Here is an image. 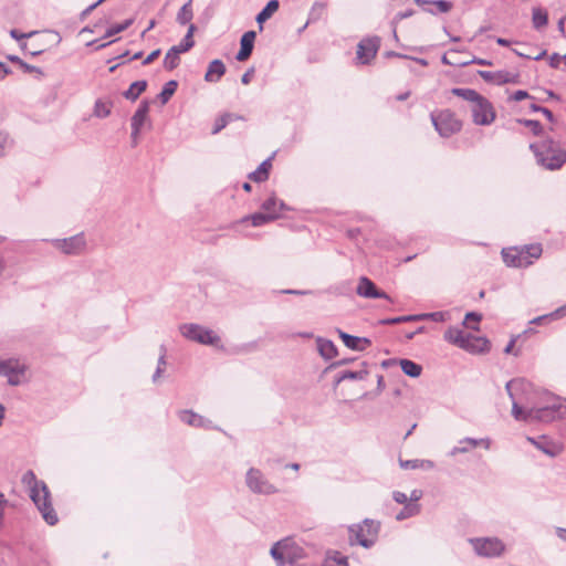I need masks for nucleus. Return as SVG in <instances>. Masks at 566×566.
Returning <instances> with one entry per match:
<instances>
[{
  "label": "nucleus",
  "instance_id": "obj_11",
  "mask_svg": "<svg viewBox=\"0 0 566 566\" xmlns=\"http://www.w3.org/2000/svg\"><path fill=\"white\" fill-rule=\"evenodd\" d=\"M180 334L192 342L201 345H212V329L206 328L199 324L186 323L179 326Z\"/></svg>",
  "mask_w": 566,
  "mask_h": 566
},
{
  "label": "nucleus",
  "instance_id": "obj_59",
  "mask_svg": "<svg viewBox=\"0 0 566 566\" xmlns=\"http://www.w3.org/2000/svg\"><path fill=\"white\" fill-rule=\"evenodd\" d=\"M106 0H97L96 2H94L93 4L88 6L82 13H81V19H85L93 10H95L99 4H102L103 2H105Z\"/></svg>",
  "mask_w": 566,
  "mask_h": 566
},
{
  "label": "nucleus",
  "instance_id": "obj_42",
  "mask_svg": "<svg viewBox=\"0 0 566 566\" xmlns=\"http://www.w3.org/2000/svg\"><path fill=\"white\" fill-rule=\"evenodd\" d=\"M192 19V8H191V0H189L187 3H185L178 14H177V21L178 23L186 25L188 24Z\"/></svg>",
  "mask_w": 566,
  "mask_h": 566
},
{
  "label": "nucleus",
  "instance_id": "obj_2",
  "mask_svg": "<svg viewBox=\"0 0 566 566\" xmlns=\"http://www.w3.org/2000/svg\"><path fill=\"white\" fill-rule=\"evenodd\" d=\"M541 244H530L523 248H506L502 250V258L507 266L527 268L533 263V259H538L542 254Z\"/></svg>",
  "mask_w": 566,
  "mask_h": 566
},
{
  "label": "nucleus",
  "instance_id": "obj_29",
  "mask_svg": "<svg viewBox=\"0 0 566 566\" xmlns=\"http://www.w3.org/2000/svg\"><path fill=\"white\" fill-rule=\"evenodd\" d=\"M399 465L403 470H416V469L431 470L434 468V463L431 460H420V459H413V460L399 459Z\"/></svg>",
  "mask_w": 566,
  "mask_h": 566
},
{
  "label": "nucleus",
  "instance_id": "obj_21",
  "mask_svg": "<svg viewBox=\"0 0 566 566\" xmlns=\"http://www.w3.org/2000/svg\"><path fill=\"white\" fill-rule=\"evenodd\" d=\"M337 333L343 340L344 345L349 349L363 352L371 345V340L367 337H358L337 329Z\"/></svg>",
  "mask_w": 566,
  "mask_h": 566
},
{
  "label": "nucleus",
  "instance_id": "obj_58",
  "mask_svg": "<svg viewBox=\"0 0 566 566\" xmlns=\"http://www.w3.org/2000/svg\"><path fill=\"white\" fill-rule=\"evenodd\" d=\"M161 51L160 49H156L154 50L153 52H150L146 57L145 60L143 61V65H149L150 63H153L156 59H158V56L160 55Z\"/></svg>",
  "mask_w": 566,
  "mask_h": 566
},
{
  "label": "nucleus",
  "instance_id": "obj_9",
  "mask_svg": "<svg viewBox=\"0 0 566 566\" xmlns=\"http://www.w3.org/2000/svg\"><path fill=\"white\" fill-rule=\"evenodd\" d=\"M475 553L483 557H495L504 551V544L497 537L470 538Z\"/></svg>",
  "mask_w": 566,
  "mask_h": 566
},
{
  "label": "nucleus",
  "instance_id": "obj_39",
  "mask_svg": "<svg viewBox=\"0 0 566 566\" xmlns=\"http://www.w3.org/2000/svg\"><path fill=\"white\" fill-rule=\"evenodd\" d=\"M134 23V19L129 18L124 20L122 23H115L107 28L105 34L103 35V39H107L111 36L116 35L117 33H120L125 30H127L132 24Z\"/></svg>",
  "mask_w": 566,
  "mask_h": 566
},
{
  "label": "nucleus",
  "instance_id": "obj_49",
  "mask_svg": "<svg viewBox=\"0 0 566 566\" xmlns=\"http://www.w3.org/2000/svg\"><path fill=\"white\" fill-rule=\"evenodd\" d=\"M520 123L524 124L526 127H528L532 133L536 136L541 135L543 133V126L538 120L534 119H522Z\"/></svg>",
  "mask_w": 566,
  "mask_h": 566
},
{
  "label": "nucleus",
  "instance_id": "obj_63",
  "mask_svg": "<svg viewBox=\"0 0 566 566\" xmlns=\"http://www.w3.org/2000/svg\"><path fill=\"white\" fill-rule=\"evenodd\" d=\"M253 75H254V67H250L249 70H247V72L241 77L242 84L248 85L251 82Z\"/></svg>",
  "mask_w": 566,
  "mask_h": 566
},
{
  "label": "nucleus",
  "instance_id": "obj_26",
  "mask_svg": "<svg viewBox=\"0 0 566 566\" xmlns=\"http://www.w3.org/2000/svg\"><path fill=\"white\" fill-rule=\"evenodd\" d=\"M467 336L468 334L463 333V331H461L460 328L453 326L449 327L443 335L444 339L448 343L455 345L460 348L467 347V345H464Z\"/></svg>",
  "mask_w": 566,
  "mask_h": 566
},
{
  "label": "nucleus",
  "instance_id": "obj_53",
  "mask_svg": "<svg viewBox=\"0 0 566 566\" xmlns=\"http://www.w3.org/2000/svg\"><path fill=\"white\" fill-rule=\"evenodd\" d=\"M457 64L461 65V66H465V65H469V64L489 65L490 66V65H492V62L489 61V60H484V59H480V57H474L471 61H463V62H459Z\"/></svg>",
  "mask_w": 566,
  "mask_h": 566
},
{
  "label": "nucleus",
  "instance_id": "obj_61",
  "mask_svg": "<svg viewBox=\"0 0 566 566\" xmlns=\"http://www.w3.org/2000/svg\"><path fill=\"white\" fill-rule=\"evenodd\" d=\"M566 315V304L549 314L551 319H557Z\"/></svg>",
  "mask_w": 566,
  "mask_h": 566
},
{
  "label": "nucleus",
  "instance_id": "obj_56",
  "mask_svg": "<svg viewBox=\"0 0 566 566\" xmlns=\"http://www.w3.org/2000/svg\"><path fill=\"white\" fill-rule=\"evenodd\" d=\"M392 499L399 504L406 505L409 503L407 494L400 491H395L392 493Z\"/></svg>",
  "mask_w": 566,
  "mask_h": 566
},
{
  "label": "nucleus",
  "instance_id": "obj_24",
  "mask_svg": "<svg viewBox=\"0 0 566 566\" xmlns=\"http://www.w3.org/2000/svg\"><path fill=\"white\" fill-rule=\"evenodd\" d=\"M147 86L148 82L146 80L135 81L129 85L128 90L122 93V95L126 99L135 102L147 90Z\"/></svg>",
  "mask_w": 566,
  "mask_h": 566
},
{
  "label": "nucleus",
  "instance_id": "obj_51",
  "mask_svg": "<svg viewBox=\"0 0 566 566\" xmlns=\"http://www.w3.org/2000/svg\"><path fill=\"white\" fill-rule=\"evenodd\" d=\"M432 6H436L439 12L446 13L449 12L452 8V2L447 0H434L431 1Z\"/></svg>",
  "mask_w": 566,
  "mask_h": 566
},
{
  "label": "nucleus",
  "instance_id": "obj_30",
  "mask_svg": "<svg viewBox=\"0 0 566 566\" xmlns=\"http://www.w3.org/2000/svg\"><path fill=\"white\" fill-rule=\"evenodd\" d=\"M272 157L265 159L260 164L256 170L249 174V179L255 182H262L269 178V172L272 167Z\"/></svg>",
  "mask_w": 566,
  "mask_h": 566
},
{
  "label": "nucleus",
  "instance_id": "obj_32",
  "mask_svg": "<svg viewBox=\"0 0 566 566\" xmlns=\"http://www.w3.org/2000/svg\"><path fill=\"white\" fill-rule=\"evenodd\" d=\"M178 87V82L176 80H170L166 82L157 95V98L160 101L163 105L167 104L172 95L176 93Z\"/></svg>",
  "mask_w": 566,
  "mask_h": 566
},
{
  "label": "nucleus",
  "instance_id": "obj_16",
  "mask_svg": "<svg viewBox=\"0 0 566 566\" xmlns=\"http://www.w3.org/2000/svg\"><path fill=\"white\" fill-rule=\"evenodd\" d=\"M478 447H482L485 450H489L491 448V439L490 438L475 439V438H470V437L463 438L459 441V446L453 447L449 451V455L455 457L457 454H460V453H468L469 451H471L472 449L478 448Z\"/></svg>",
  "mask_w": 566,
  "mask_h": 566
},
{
  "label": "nucleus",
  "instance_id": "obj_36",
  "mask_svg": "<svg viewBox=\"0 0 566 566\" xmlns=\"http://www.w3.org/2000/svg\"><path fill=\"white\" fill-rule=\"evenodd\" d=\"M532 22L536 30L544 28L548 22V14L546 10L542 8H534L532 13Z\"/></svg>",
  "mask_w": 566,
  "mask_h": 566
},
{
  "label": "nucleus",
  "instance_id": "obj_34",
  "mask_svg": "<svg viewBox=\"0 0 566 566\" xmlns=\"http://www.w3.org/2000/svg\"><path fill=\"white\" fill-rule=\"evenodd\" d=\"M399 365L401 370L409 377L417 378L421 375L422 367L410 359H400Z\"/></svg>",
  "mask_w": 566,
  "mask_h": 566
},
{
  "label": "nucleus",
  "instance_id": "obj_13",
  "mask_svg": "<svg viewBox=\"0 0 566 566\" xmlns=\"http://www.w3.org/2000/svg\"><path fill=\"white\" fill-rule=\"evenodd\" d=\"M2 376L8 377V384L10 386H19L21 384V376H23L27 370L25 365L13 358L2 359Z\"/></svg>",
  "mask_w": 566,
  "mask_h": 566
},
{
  "label": "nucleus",
  "instance_id": "obj_15",
  "mask_svg": "<svg viewBox=\"0 0 566 566\" xmlns=\"http://www.w3.org/2000/svg\"><path fill=\"white\" fill-rule=\"evenodd\" d=\"M380 40L378 36L361 40L357 45V59L363 64H368L377 54Z\"/></svg>",
  "mask_w": 566,
  "mask_h": 566
},
{
  "label": "nucleus",
  "instance_id": "obj_62",
  "mask_svg": "<svg viewBox=\"0 0 566 566\" xmlns=\"http://www.w3.org/2000/svg\"><path fill=\"white\" fill-rule=\"evenodd\" d=\"M525 98H531L530 94L526 91L518 90L512 95V99L520 102Z\"/></svg>",
  "mask_w": 566,
  "mask_h": 566
},
{
  "label": "nucleus",
  "instance_id": "obj_54",
  "mask_svg": "<svg viewBox=\"0 0 566 566\" xmlns=\"http://www.w3.org/2000/svg\"><path fill=\"white\" fill-rule=\"evenodd\" d=\"M226 73V66L222 61L214 59V76L220 78Z\"/></svg>",
  "mask_w": 566,
  "mask_h": 566
},
{
  "label": "nucleus",
  "instance_id": "obj_55",
  "mask_svg": "<svg viewBox=\"0 0 566 566\" xmlns=\"http://www.w3.org/2000/svg\"><path fill=\"white\" fill-rule=\"evenodd\" d=\"M9 145V135L0 132V157L4 155V150Z\"/></svg>",
  "mask_w": 566,
  "mask_h": 566
},
{
  "label": "nucleus",
  "instance_id": "obj_20",
  "mask_svg": "<svg viewBox=\"0 0 566 566\" xmlns=\"http://www.w3.org/2000/svg\"><path fill=\"white\" fill-rule=\"evenodd\" d=\"M464 345H467V347L461 348L472 354L488 353L491 346L490 340L486 337L474 336L472 334H468Z\"/></svg>",
  "mask_w": 566,
  "mask_h": 566
},
{
  "label": "nucleus",
  "instance_id": "obj_35",
  "mask_svg": "<svg viewBox=\"0 0 566 566\" xmlns=\"http://www.w3.org/2000/svg\"><path fill=\"white\" fill-rule=\"evenodd\" d=\"M248 220H251L253 227H261L272 220H275V213L268 214L266 212H255L242 219L243 222Z\"/></svg>",
  "mask_w": 566,
  "mask_h": 566
},
{
  "label": "nucleus",
  "instance_id": "obj_48",
  "mask_svg": "<svg viewBox=\"0 0 566 566\" xmlns=\"http://www.w3.org/2000/svg\"><path fill=\"white\" fill-rule=\"evenodd\" d=\"M450 313L447 311L431 312V313H422V321H432V322H446L449 319Z\"/></svg>",
  "mask_w": 566,
  "mask_h": 566
},
{
  "label": "nucleus",
  "instance_id": "obj_44",
  "mask_svg": "<svg viewBox=\"0 0 566 566\" xmlns=\"http://www.w3.org/2000/svg\"><path fill=\"white\" fill-rule=\"evenodd\" d=\"M366 365L367 364L365 361H363L361 363L363 368L359 370H344L343 378H345V380H363V379H365L368 375Z\"/></svg>",
  "mask_w": 566,
  "mask_h": 566
},
{
  "label": "nucleus",
  "instance_id": "obj_22",
  "mask_svg": "<svg viewBox=\"0 0 566 566\" xmlns=\"http://www.w3.org/2000/svg\"><path fill=\"white\" fill-rule=\"evenodd\" d=\"M256 33L254 31H247L240 40V50L237 53L235 59L240 62L247 61L253 51L254 48V41H255Z\"/></svg>",
  "mask_w": 566,
  "mask_h": 566
},
{
  "label": "nucleus",
  "instance_id": "obj_18",
  "mask_svg": "<svg viewBox=\"0 0 566 566\" xmlns=\"http://www.w3.org/2000/svg\"><path fill=\"white\" fill-rule=\"evenodd\" d=\"M478 74L488 83H493L496 85H503L507 83H517L518 75L513 74L506 71H497V72H489V71H478Z\"/></svg>",
  "mask_w": 566,
  "mask_h": 566
},
{
  "label": "nucleus",
  "instance_id": "obj_23",
  "mask_svg": "<svg viewBox=\"0 0 566 566\" xmlns=\"http://www.w3.org/2000/svg\"><path fill=\"white\" fill-rule=\"evenodd\" d=\"M377 542V533H353L349 538V545H360L365 548H370Z\"/></svg>",
  "mask_w": 566,
  "mask_h": 566
},
{
  "label": "nucleus",
  "instance_id": "obj_45",
  "mask_svg": "<svg viewBox=\"0 0 566 566\" xmlns=\"http://www.w3.org/2000/svg\"><path fill=\"white\" fill-rule=\"evenodd\" d=\"M364 526L367 527V531H379L380 522L371 518H365L361 524H354L348 527V531H364Z\"/></svg>",
  "mask_w": 566,
  "mask_h": 566
},
{
  "label": "nucleus",
  "instance_id": "obj_43",
  "mask_svg": "<svg viewBox=\"0 0 566 566\" xmlns=\"http://www.w3.org/2000/svg\"><path fill=\"white\" fill-rule=\"evenodd\" d=\"M112 102H104L97 99L94 105V115L99 118H105L111 115Z\"/></svg>",
  "mask_w": 566,
  "mask_h": 566
},
{
  "label": "nucleus",
  "instance_id": "obj_33",
  "mask_svg": "<svg viewBox=\"0 0 566 566\" xmlns=\"http://www.w3.org/2000/svg\"><path fill=\"white\" fill-rule=\"evenodd\" d=\"M195 29H196V27L193 24H190L188 32L186 33L184 39L180 41V43L172 46L175 50H177L178 53H180V54L186 53L195 45V41H193Z\"/></svg>",
  "mask_w": 566,
  "mask_h": 566
},
{
  "label": "nucleus",
  "instance_id": "obj_8",
  "mask_svg": "<svg viewBox=\"0 0 566 566\" xmlns=\"http://www.w3.org/2000/svg\"><path fill=\"white\" fill-rule=\"evenodd\" d=\"M471 113L473 123L481 126L490 125L495 119V111L491 102L483 95L472 103Z\"/></svg>",
  "mask_w": 566,
  "mask_h": 566
},
{
  "label": "nucleus",
  "instance_id": "obj_64",
  "mask_svg": "<svg viewBox=\"0 0 566 566\" xmlns=\"http://www.w3.org/2000/svg\"><path fill=\"white\" fill-rule=\"evenodd\" d=\"M562 56L557 53H554L551 57H549V65L554 69H557L562 62Z\"/></svg>",
  "mask_w": 566,
  "mask_h": 566
},
{
  "label": "nucleus",
  "instance_id": "obj_1",
  "mask_svg": "<svg viewBox=\"0 0 566 566\" xmlns=\"http://www.w3.org/2000/svg\"><path fill=\"white\" fill-rule=\"evenodd\" d=\"M22 483L29 488L30 497L42 514L44 521L53 526L57 523V515L52 507L51 493L44 481L38 480L32 470H28L21 479Z\"/></svg>",
  "mask_w": 566,
  "mask_h": 566
},
{
  "label": "nucleus",
  "instance_id": "obj_38",
  "mask_svg": "<svg viewBox=\"0 0 566 566\" xmlns=\"http://www.w3.org/2000/svg\"><path fill=\"white\" fill-rule=\"evenodd\" d=\"M451 93L458 97L463 98L464 101L470 102L471 104L474 103L481 95L480 93L472 88L462 87H454L451 90Z\"/></svg>",
  "mask_w": 566,
  "mask_h": 566
},
{
  "label": "nucleus",
  "instance_id": "obj_5",
  "mask_svg": "<svg viewBox=\"0 0 566 566\" xmlns=\"http://www.w3.org/2000/svg\"><path fill=\"white\" fill-rule=\"evenodd\" d=\"M527 382L524 379H512L506 382L505 389L509 397L512 400V415L518 421L532 422L530 417V409H524L518 405L515 398V391H523L527 387Z\"/></svg>",
  "mask_w": 566,
  "mask_h": 566
},
{
  "label": "nucleus",
  "instance_id": "obj_4",
  "mask_svg": "<svg viewBox=\"0 0 566 566\" xmlns=\"http://www.w3.org/2000/svg\"><path fill=\"white\" fill-rule=\"evenodd\" d=\"M301 548L294 545L291 537L276 542L271 548V555L277 566H284L287 562L301 557Z\"/></svg>",
  "mask_w": 566,
  "mask_h": 566
},
{
  "label": "nucleus",
  "instance_id": "obj_19",
  "mask_svg": "<svg viewBox=\"0 0 566 566\" xmlns=\"http://www.w3.org/2000/svg\"><path fill=\"white\" fill-rule=\"evenodd\" d=\"M178 418L185 424L193 428L209 429L211 424L209 419L188 409L178 411Z\"/></svg>",
  "mask_w": 566,
  "mask_h": 566
},
{
  "label": "nucleus",
  "instance_id": "obj_6",
  "mask_svg": "<svg viewBox=\"0 0 566 566\" xmlns=\"http://www.w3.org/2000/svg\"><path fill=\"white\" fill-rule=\"evenodd\" d=\"M245 484L249 490L255 494H274L277 489L264 476V474L255 468L248 470L245 474Z\"/></svg>",
  "mask_w": 566,
  "mask_h": 566
},
{
  "label": "nucleus",
  "instance_id": "obj_12",
  "mask_svg": "<svg viewBox=\"0 0 566 566\" xmlns=\"http://www.w3.org/2000/svg\"><path fill=\"white\" fill-rule=\"evenodd\" d=\"M55 248L60 249L66 255L81 254L86 247V240L84 233H78L70 238L64 239H51L48 240Z\"/></svg>",
  "mask_w": 566,
  "mask_h": 566
},
{
  "label": "nucleus",
  "instance_id": "obj_41",
  "mask_svg": "<svg viewBox=\"0 0 566 566\" xmlns=\"http://www.w3.org/2000/svg\"><path fill=\"white\" fill-rule=\"evenodd\" d=\"M420 506L418 503H407L396 515L397 521H402L418 514Z\"/></svg>",
  "mask_w": 566,
  "mask_h": 566
},
{
  "label": "nucleus",
  "instance_id": "obj_40",
  "mask_svg": "<svg viewBox=\"0 0 566 566\" xmlns=\"http://www.w3.org/2000/svg\"><path fill=\"white\" fill-rule=\"evenodd\" d=\"M326 10V3L321 1H315L308 12L307 23L318 21Z\"/></svg>",
  "mask_w": 566,
  "mask_h": 566
},
{
  "label": "nucleus",
  "instance_id": "obj_28",
  "mask_svg": "<svg viewBox=\"0 0 566 566\" xmlns=\"http://www.w3.org/2000/svg\"><path fill=\"white\" fill-rule=\"evenodd\" d=\"M280 8V2L277 0H270L265 7L256 14V22L262 30V24L266 22Z\"/></svg>",
  "mask_w": 566,
  "mask_h": 566
},
{
  "label": "nucleus",
  "instance_id": "obj_52",
  "mask_svg": "<svg viewBox=\"0 0 566 566\" xmlns=\"http://www.w3.org/2000/svg\"><path fill=\"white\" fill-rule=\"evenodd\" d=\"M36 33H38L36 31H31V32H29V33H22V32H20V31H19V30H17V29H12V30L10 31V35H11V38H12V39H14V40H17V41H20V40H22V39H29V38L33 36L34 34H36Z\"/></svg>",
  "mask_w": 566,
  "mask_h": 566
},
{
  "label": "nucleus",
  "instance_id": "obj_7",
  "mask_svg": "<svg viewBox=\"0 0 566 566\" xmlns=\"http://www.w3.org/2000/svg\"><path fill=\"white\" fill-rule=\"evenodd\" d=\"M436 130L442 137H450L461 129V123L450 111H442L438 115H431Z\"/></svg>",
  "mask_w": 566,
  "mask_h": 566
},
{
  "label": "nucleus",
  "instance_id": "obj_14",
  "mask_svg": "<svg viewBox=\"0 0 566 566\" xmlns=\"http://www.w3.org/2000/svg\"><path fill=\"white\" fill-rule=\"evenodd\" d=\"M356 293L365 298H385L392 302L391 297L386 292L379 290L367 276H361L359 279Z\"/></svg>",
  "mask_w": 566,
  "mask_h": 566
},
{
  "label": "nucleus",
  "instance_id": "obj_27",
  "mask_svg": "<svg viewBox=\"0 0 566 566\" xmlns=\"http://www.w3.org/2000/svg\"><path fill=\"white\" fill-rule=\"evenodd\" d=\"M322 566H348L347 556L335 549H328Z\"/></svg>",
  "mask_w": 566,
  "mask_h": 566
},
{
  "label": "nucleus",
  "instance_id": "obj_25",
  "mask_svg": "<svg viewBox=\"0 0 566 566\" xmlns=\"http://www.w3.org/2000/svg\"><path fill=\"white\" fill-rule=\"evenodd\" d=\"M261 207L264 210V212H266L268 214L275 213V219L280 218L282 211L289 209L287 206L284 203V201L279 200L274 196L268 198L262 203Z\"/></svg>",
  "mask_w": 566,
  "mask_h": 566
},
{
  "label": "nucleus",
  "instance_id": "obj_57",
  "mask_svg": "<svg viewBox=\"0 0 566 566\" xmlns=\"http://www.w3.org/2000/svg\"><path fill=\"white\" fill-rule=\"evenodd\" d=\"M21 69L25 72V73H36L39 75H43V72L40 67L38 66H34V65H31V64H28L23 61L22 65H21Z\"/></svg>",
  "mask_w": 566,
  "mask_h": 566
},
{
  "label": "nucleus",
  "instance_id": "obj_17",
  "mask_svg": "<svg viewBox=\"0 0 566 566\" xmlns=\"http://www.w3.org/2000/svg\"><path fill=\"white\" fill-rule=\"evenodd\" d=\"M149 109L150 102L148 99H143L130 119L132 137L139 135L142 127L148 119Z\"/></svg>",
  "mask_w": 566,
  "mask_h": 566
},
{
  "label": "nucleus",
  "instance_id": "obj_47",
  "mask_svg": "<svg viewBox=\"0 0 566 566\" xmlns=\"http://www.w3.org/2000/svg\"><path fill=\"white\" fill-rule=\"evenodd\" d=\"M482 319V315L476 312H469L465 314L463 325L473 331H479V323Z\"/></svg>",
  "mask_w": 566,
  "mask_h": 566
},
{
  "label": "nucleus",
  "instance_id": "obj_37",
  "mask_svg": "<svg viewBox=\"0 0 566 566\" xmlns=\"http://www.w3.org/2000/svg\"><path fill=\"white\" fill-rule=\"evenodd\" d=\"M180 63V53L177 52L172 46L166 53L164 59V67L168 71L175 70Z\"/></svg>",
  "mask_w": 566,
  "mask_h": 566
},
{
  "label": "nucleus",
  "instance_id": "obj_50",
  "mask_svg": "<svg viewBox=\"0 0 566 566\" xmlns=\"http://www.w3.org/2000/svg\"><path fill=\"white\" fill-rule=\"evenodd\" d=\"M161 355L158 359V365H157V368H156V371L155 374L153 375V381L156 382L157 381V378L161 375V373L164 371V368L166 366V359H165V348L164 346H161Z\"/></svg>",
  "mask_w": 566,
  "mask_h": 566
},
{
  "label": "nucleus",
  "instance_id": "obj_10",
  "mask_svg": "<svg viewBox=\"0 0 566 566\" xmlns=\"http://www.w3.org/2000/svg\"><path fill=\"white\" fill-rule=\"evenodd\" d=\"M531 149L534 150L537 163L546 169H559L566 161V154L560 150H554L552 148L538 150L535 145H531Z\"/></svg>",
  "mask_w": 566,
  "mask_h": 566
},
{
  "label": "nucleus",
  "instance_id": "obj_46",
  "mask_svg": "<svg viewBox=\"0 0 566 566\" xmlns=\"http://www.w3.org/2000/svg\"><path fill=\"white\" fill-rule=\"evenodd\" d=\"M241 118L233 113H224L214 122V134L223 129L230 122Z\"/></svg>",
  "mask_w": 566,
  "mask_h": 566
},
{
  "label": "nucleus",
  "instance_id": "obj_31",
  "mask_svg": "<svg viewBox=\"0 0 566 566\" xmlns=\"http://www.w3.org/2000/svg\"><path fill=\"white\" fill-rule=\"evenodd\" d=\"M318 352L325 359H331L337 355V348L332 340L317 338Z\"/></svg>",
  "mask_w": 566,
  "mask_h": 566
},
{
  "label": "nucleus",
  "instance_id": "obj_60",
  "mask_svg": "<svg viewBox=\"0 0 566 566\" xmlns=\"http://www.w3.org/2000/svg\"><path fill=\"white\" fill-rule=\"evenodd\" d=\"M527 440L531 443H533L537 449L542 450L544 453L549 454V455H555V453L552 450L546 448L544 444L537 442L534 438L528 437Z\"/></svg>",
  "mask_w": 566,
  "mask_h": 566
},
{
  "label": "nucleus",
  "instance_id": "obj_3",
  "mask_svg": "<svg viewBox=\"0 0 566 566\" xmlns=\"http://www.w3.org/2000/svg\"><path fill=\"white\" fill-rule=\"evenodd\" d=\"M547 405L530 408L532 422H551L556 419L566 418V406L559 402V398L546 394Z\"/></svg>",
  "mask_w": 566,
  "mask_h": 566
}]
</instances>
